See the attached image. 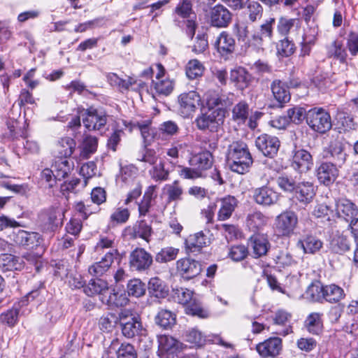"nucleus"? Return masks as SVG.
<instances>
[{"mask_svg":"<svg viewBox=\"0 0 358 358\" xmlns=\"http://www.w3.org/2000/svg\"><path fill=\"white\" fill-rule=\"evenodd\" d=\"M252 196L257 203L269 206L278 201L279 195L268 187H262L253 190Z\"/></svg>","mask_w":358,"mask_h":358,"instance_id":"nucleus-21","label":"nucleus"},{"mask_svg":"<svg viewBox=\"0 0 358 358\" xmlns=\"http://www.w3.org/2000/svg\"><path fill=\"white\" fill-rule=\"evenodd\" d=\"M152 264V255L143 248H136L129 256L130 267L135 271H145Z\"/></svg>","mask_w":358,"mask_h":358,"instance_id":"nucleus-16","label":"nucleus"},{"mask_svg":"<svg viewBox=\"0 0 358 358\" xmlns=\"http://www.w3.org/2000/svg\"><path fill=\"white\" fill-rule=\"evenodd\" d=\"M295 189L296 199L304 204L309 203L315 194L314 185L310 182L299 183Z\"/></svg>","mask_w":358,"mask_h":358,"instance_id":"nucleus-29","label":"nucleus"},{"mask_svg":"<svg viewBox=\"0 0 358 358\" xmlns=\"http://www.w3.org/2000/svg\"><path fill=\"white\" fill-rule=\"evenodd\" d=\"M176 270L183 278L190 280L199 275L202 268L199 262L182 258L176 262Z\"/></svg>","mask_w":358,"mask_h":358,"instance_id":"nucleus-14","label":"nucleus"},{"mask_svg":"<svg viewBox=\"0 0 358 358\" xmlns=\"http://www.w3.org/2000/svg\"><path fill=\"white\" fill-rule=\"evenodd\" d=\"M164 189L166 190L169 202L180 201L183 194V189L180 185L178 180H175L171 184L164 186Z\"/></svg>","mask_w":358,"mask_h":358,"instance_id":"nucleus-48","label":"nucleus"},{"mask_svg":"<svg viewBox=\"0 0 358 358\" xmlns=\"http://www.w3.org/2000/svg\"><path fill=\"white\" fill-rule=\"evenodd\" d=\"M120 255L117 250L108 252L99 262H96L89 266L88 272L96 277L102 276L111 266L114 259Z\"/></svg>","mask_w":358,"mask_h":358,"instance_id":"nucleus-18","label":"nucleus"},{"mask_svg":"<svg viewBox=\"0 0 358 358\" xmlns=\"http://www.w3.org/2000/svg\"><path fill=\"white\" fill-rule=\"evenodd\" d=\"M255 145L264 155L273 158L277 155L280 143L277 137L264 134L257 138Z\"/></svg>","mask_w":358,"mask_h":358,"instance_id":"nucleus-13","label":"nucleus"},{"mask_svg":"<svg viewBox=\"0 0 358 358\" xmlns=\"http://www.w3.org/2000/svg\"><path fill=\"white\" fill-rule=\"evenodd\" d=\"M297 245L303 248L304 253L315 254L320 250L323 246V243L315 236L306 235L298 241Z\"/></svg>","mask_w":358,"mask_h":358,"instance_id":"nucleus-32","label":"nucleus"},{"mask_svg":"<svg viewBox=\"0 0 358 358\" xmlns=\"http://www.w3.org/2000/svg\"><path fill=\"white\" fill-rule=\"evenodd\" d=\"M270 88L274 99L278 101L281 106L289 101L291 95L289 86L286 82L280 79H275L271 82Z\"/></svg>","mask_w":358,"mask_h":358,"instance_id":"nucleus-22","label":"nucleus"},{"mask_svg":"<svg viewBox=\"0 0 358 358\" xmlns=\"http://www.w3.org/2000/svg\"><path fill=\"white\" fill-rule=\"evenodd\" d=\"M324 291V300L329 303H337L345 296L343 289L335 284L325 285Z\"/></svg>","mask_w":358,"mask_h":358,"instance_id":"nucleus-42","label":"nucleus"},{"mask_svg":"<svg viewBox=\"0 0 358 358\" xmlns=\"http://www.w3.org/2000/svg\"><path fill=\"white\" fill-rule=\"evenodd\" d=\"M155 323L164 329H170L176 324V315L166 309H161L155 318Z\"/></svg>","mask_w":358,"mask_h":358,"instance_id":"nucleus-40","label":"nucleus"},{"mask_svg":"<svg viewBox=\"0 0 358 358\" xmlns=\"http://www.w3.org/2000/svg\"><path fill=\"white\" fill-rule=\"evenodd\" d=\"M120 324L123 335L127 338H133L138 333L141 327V324L136 317H131L128 321H124V323Z\"/></svg>","mask_w":358,"mask_h":358,"instance_id":"nucleus-47","label":"nucleus"},{"mask_svg":"<svg viewBox=\"0 0 358 358\" xmlns=\"http://www.w3.org/2000/svg\"><path fill=\"white\" fill-rule=\"evenodd\" d=\"M173 297L179 303L186 306L194 298V292L185 287L173 289Z\"/></svg>","mask_w":358,"mask_h":358,"instance_id":"nucleus-50","label":"nucleus"},{"mask_svg":"<svg viewBox=\"0 0 358 358\" xmlns=\"http://www.w3.org/2000/svg\"><path fill=\"white\" fill-rule=\"evenodd\" d=\"M335 212L338 218L348 222L358 216V206L345 197L335 200Z\"/></svg>","mask_w":358,"mask_h":358,"instance_id":"nucleus-12","label":"nucleus"},{"mask_svg":"<svg viewBox=\"0 0 358 358\" xmlns=\"http://www.w3.org/2000/svg\"><path fill=\"white\" fill-rule=\"evenodd\" d=\"M250 245L252 249V254L255 258L266 255L270 243L268 239L262 235H254L250 238Z\"/></svg>","mask_w":358,"mask_h":358,"instance_id":"nucleus-27","label":"nucleus"},{"mask_svg":"<svg viewBox=\"0 0 358 358\" xmlns=\"http://www.w3.org/2000/svg\"><path fill=\"white\" fill-rule=\"evenodd\" d=\"M117 244L116 236L113 233H108L100 235L95 248L98 251L105 249L117 250L116 248Z\"/></svg>","mask_w":358,"mask_h":358,"instance_id":"nucleus-44","label":"nucleus"},{"mask_svg":"<svg viewBox=\"0 0 358 358\" xmlns=\"http://www.w3.org/2000/svg\"><path fill=\"white\" fill-rule=\"evenodd\" d=\"M205 99L209 109L214 110L213 108L217 107L223 109L232 104V99L229 95L220 94L218 92L209 90L205 94Z\"/></svg>","mask_w":358,"mask_h":358,"instance_id":"nucleus-23","label":"nucleus"},{"mask_svg":"<svg viewBox=\"0 0 358 358\" xmlns=\"http://www.w3.org/2000/svg\"><path fill=\"white\" fill-rule=\"evenodd\" d=\"M213 45L218 55L224 59H229L236 48L235 38L227 31H222L219 34Z\"/></svg>","mask_w":358,"mask_h":358,"instance_id":"nucleus-7","label":"nucleus"},{"mask_svg":"<svg viewBox=\"0 0 358 358\" xmlns=\"http://www.w3.org/2000/svg\"><path fill=\"white\" fill-rule=\"evenodd\" d=\"M191 166L195 167L201 173L210 169L213 165V156L209 151H204L193 155L189 160Z\"/></svg>","mask_w":358,"mask_h":358,"instance_id":"nucleus-25","label":"nucleus"},{"mask_svg":"<svg viewBox=\"0 0 358 358\" xmlns=\"http://www.w3.org/2000/svg\"><path fill=\"white\" fill-rule=\"evenodd\" d=\"M116 354L117 358H137L134 347L129 343H122Z\"/></svg>","mask_w":358,"mask_h":358,"instance_id":"nucleus-64","label":"nucleus"},{"mask_svg":"<svg viewBox=\"0 0 358 358\" xmlns=\"http://www.w3.org/2000/svg\"><path fill=\"white\" fill-rule=\"evenodd\" d=\"M76 148L75 141L70 137H64L55 145V155L56 158L69 159Z\"/></svg>","mask_w":358,"mask_h":358,"instance_id":"nucleus-26","label":"nucleus"},{"mask_svg":"<svg viewBox=\"0 0 358 358\" xmlns=\"http://www.w3.org/2000/svg\"><path fill=\"white\" fill-rule=\"evenodd\" d=\"M18 315L19 305L14 306L12 308L0 315V322L10 327H13L17 322Z\"/></svg>","mask_w":358,"mask_h":358,"instance_id":"nucleus-58","label":"nucleus"},{"mask_svg":"<svg viewBox=\"0 0 358 358\" xmlns=\"http://www.w3.org/2000/svg\"><path fill=\"white\" fill-rule=\"evenodd\" d=\"M208 238L203 231L197 232L190 235L185 240L186 249L189 252H198L202 248L206 246Z\"/></svg>","mask_w":358,"mask_h":358,"instance_id":"nucleus-30","label":"nucleus"},{"mask_svg":"<svg viewBox=\"0 0 358 358\" xmlns=\"http://www.w3.org/2000/svg\"><path fill=\"white\" fill-rule=\"evenodd\" d=\"M249 110V105L246 101H239L232 109V120L238 124H244L248 120Z\"/></svg>","mask_w":358,"mask_h":358,"instance_id":"nucleus-39","label":"nucleus"},{"mask_svg":"<svg viewBox=\"0 0 358 358\" xmlns=\"http://www.w3.org/2000/svg\"><path fill=\"white\" fill-rule=\"evenodd\" d=\"M179 250L167 247L162 248L155 256V260L159 263H166L174 260L178 253Z\"/></svg>","mask_w":358,"mask_h":358,"instance_id":"nucleus-57","label":"nucleus"},{"mask_svg":"<svg viewBox=\"0 0 358 358\" xmlns=\"http://www.w3.org/2000/svg\"><path fill=\"white\" fill-rule=\"evenodd\" d=\"M84 126L88 131H100L104 129L108 116L101 110L94 108L83 109L80 110Z\"/></svg>","mask_w":358,"mask_h":358,"instance_id":"nucleus-6","label":"nucleus"},{"mask_svg":"<svg viewBox=\"0 0 358 358\" xmlns=\"http://www.w3.org/2000/svg\"><path fill=\"white\" fill-rule=\"evenodd\" d=\"M292 315L283 310H278L273 316V320L275 325L282 326L284 328L281 331H276L275 333L283 336L288 335L292 332V327L289 322Z\"/></svg>","mask_w":358,"mask_h":358,"instance_id":"nucleus-28","label":"nucleus"},{"mask_svg":"<svg viewBox=\"0 0 358 358\" xmlns=\"http://www.w3.org/2000/svg\"><path fill=\"white\" fill-rule=\"evenodd\" d=\"M225 111L220 108L209 109L206 113L199 115L195 123L200 130H209L211 132L217 131L218 127L223 123Z\"/></svg>","mask_w":358,"mask_h":358,"instance_id":"nucleus-4","label":"nucleus"},{"mask_svg":"<svg viewBox=\"0 0 358 358\" xmlns=\"http://www.w3.org/2000/svg\"><path fill=\"white\" fill-rule=\"evenodd\" d=\"M201 103V97L196 91L182 93L178 96L180 110L185 117L189 116Z\"/></svg>","mask_w":358,"mask_h":358,"instance_id":"nucleus-17","label":"nucleus"},{"mask_svg":"<svg viewBox=\"0 0 358 358\" xmlns=\"http://www.w3.org/2000/svg\"><path fill=\"white\" fill-rule=\"evenodd\" d=\"M345 147V144L340 141H331L329 147L324 150L322 159L341 168L347 157Z\"/></svg>","mask_w":358,"mask_h":358,"instance_id":"nucleus-8","label":"nucleus"},{"mask_svg":"<svg viewBox=\"0 0 358 358\" xmlns=\"http://www.w3.org/2000/svg\"><path fill=\"white\" fill-rule=\"evenodd\" d=\"M185 313L187 315L197 316L200 318H207L209 316L208 311L203 308L199 301L195 298L185 306Z\"/></svg>","mask_w":358,"mask_h":358,"instance_id":"nucleus-45","label":"nucleus"},{"mask_svg":"<svg viewBox=\"0 0 358 358\" xmlns=\"http://www.w3.org/2000/svg\"><path fill=\"white\" fill-rule=\"evenodd\" d=\"M291 166L300 173H307L313 166V156L304 149H295L292 152Z\"/></svg>","mask_w":358,"mask_h":358,"instance_id":"nucleus-10","label":"nucleus"},{"mask_svg":"<svg viewBox=\"0 0 358 358\" xmlns=\"http://www.w3.org/2000/svg\"><path fill=\"white\" fill-rule=\"evenodd\" d=\"M340 169L331 162L323 159L315 170L319 182L325 186H330L338 178Z\"/></svg>","mask_w":358,"mask_h":358,"instance_id":"nucleus-9","label":"nucleus"},{"mask_svg":"<svg viewBox=\"0 0 358 358\" xmlns=\"http://www.w3.org/2000/svg\"><path fill=\"white\" fill-rule=\"evenodd\" d=\"M117 322V316L115 313H108L100 318L99 324L101 330L109 332L115 327Z\"/></svg>","mask_w":358,"mask_h":358,"instance_id":"nucleus-56","label":"nucleus"},{"mask_svg":"<svg viewBox=\"0 0 358 358\" xmlns=\"http://www.w3.org/2000/svg\"><path fill=\"white\" fill-rule=\"evenodd\" d=\"M73 167V162L69 159L56 158L53 165L54 178L57 180L65 178Z\"/></svg>","mask_w":358,"mask_h":358,"instance_id":"nucleus-34","label":"nucleus"},{"mask_svg":"<svg viewBox=\"0 0 358 358\" xmlns=\"http://www.w3.org/2000/svg\"><path fill=\"white\" fill-rule=\"evenodd\" d=\"M232 15L224 6L217 4L210 12V20L212 26L218 28H225L231 21Z\"/></svg>","mask_w":358,"mask_h":358,"instance_id":"nucleus-19","label":"nucleus"},{"mask_svg":"<svg viewBox=\"0 0 358 358\" xmlns=\"http://www.w3.org/2000/svg\"><path fill=\"white\" fill-rule=\"evenodd\" d=\"M108 291V282L101 279L91 280L87 285L84 287L83 292L89 296H93L96 294H104Z\"/></svg>","mask_w":358,"mask_h":358,"instance_id":"nucleus-36","label":"nucleus"},{"mask_svg":"<svg viewBox=\"0 0 358 358\" xmlns=\"http://www.w3.org/2000/svg\"><path fill=\"white\" fill-rule=\"evenodd\" d=\"M98 145V140L96 137L87 136L85 138L80 156L85 159H87L90 155L94 153L96 150Z\"/></svg>","mask_w":358,"mask_h":358,"instance_id":"nucleus-54","label":"nucleus"},{"mask_svg":"<svg viewBox=\"0 0 358 358\" xmlns=\"http://www.w3.org/2000/svg\"><path fill=\"white\" fill-rule=\"evenodd\" d=\"M220 208L217 219L220 221L228 220L238 205L237 199L233 196H227L219 200Z\"/></svg>","mask_w":358,"mask_h":358,"instance_id":"nucleus-24","label":"nucleus"},{"mask_svg":"<svg viewBox=\"0 0 358 358\" xmlns=\"http://www.w3.org/2000/svg\"><path fill=\"white\" fill-rule=\"evenodd\" d=\"M299 20L292 18L289 19L285 17H281L278 20L277 29L280 34L282 36H287L291 29L296 24L298 25Z\"/></svg>","mask_w":358,"mask_h":358,"instance_id":"nucleus-59","label":"nucleus"},{"mask_svg":"<svg viewBox=\"0 0 358 358\" xmlns=\"http://www.w3.org/2000/svg\"><path fill=\"white\" fill-rule=\"evenodd\" d=\"M282 348L281 338L271 337L258 343L256 350L262 358H275L280 355Z\"/></svg>","mask_w":358,"mask_h":358,"instance_id":"nucleus-15","label":"nucleus"},{"mask_svg":"<svg viewBox=\"0 0 358 358\" xmlns=\"http://www.w3.org/2000/svg\"><path fill=\"white\" fill-rule=\"evenodd\" d=\"M274 260L276 265L281 268L292 266L296 264V262L293 259L292 255L286 250L280 251L275 257Z\"/></svg>","mask_w":358,"mask_h":358,"instance_id":"nucleus-63","label":"nucleus"},{"mask_svg":"<svg viewBox=\"0 0 358 358\" xmlns=\"http://www.w3.org/2000/svg\"><path fill=\"white\" fill-rule=\"evenodd\" d=\"M298 223V217L293 211H285L277 216L275 226L282 236H290L293 234Z\"/></svg>","mask_w":358,"mask_h":358,"instance_id":"nucleus-11","label":"nucleus"},{"mask_svg":"<svg viewBox=\"0 0 358 358\" xmlns=\"http://www.w3.org/2000/svg\"><path fill=\"white\" fill-rule=\"evenodd\" d=\"M227 162L230 169L239 174L248 172L253 163L247 145L241 141H234L229 145Z\"/></svg>","mask_w":358,"mask_h":358,"instance_id":"nucleus-2","label":"nucleus"},{"mask_svg":"<svg viewBox=\"0 0 358 358\" xmlns=\"http://www.w3.org/2000/svg\"><path fill=\"white\" fill-rule=\"evenodd\" d=\"M185 339L187 342L198 347L203 345L206 342L205 336L196 328H192L187 331L185 334Z\"/></svg>","mask_w":358,"mask_h":358,"instance_id":"nucleus-60","label":"nucleus"},{"mask_svg":"<svg viewBox=\"0 0 358 358\" xmlns=\"http://www.w3.org/2000/svg\"><path fill=\"white\" fill-rule=\"evenodd\" d=\"M129 302V299L124 291L112 290L106 303L109 306L116 307L125 306Z\"/></svg>","mask_w":358,"mask_h":358,"instance_id":"nucleus-51","label":"nucleus"},{"mask_svg":"<svg viewBox=\"0 0 358 358\" xmlns=\"http://www.w3.org/2000/svg\"><path fill=\"white\" fill-rule=\"evenodd\" d=\"M323 313L314 312L310 313L305 320L304 326L307 331L315 335L320 334L323 329Z\"/></svg>","mask_w":358,"mask_h":358,"instance_id":"nucleus-33","label":"nucleus"},{"mask_svg":"<svg viewBox=\"0 0 358 358\" xmlns=\"http://www.w3.org/2000/svg\"><path fill=\"white\" fill-rule=\"evenodd\" d=\"M134 232L136 236L148 242L152 234V228L145 221L141 220L134 227Z\"/></svg>","mask_w":358,"mask_h":358,"instance_id":"nucleus-62","label":"nucleus"},{"mask_svg":"<svg viewBox=\"0 0 358 358\" xmlns=\"http://www.w3.org/2000/svg\"><path fill=\"white\" fill-rule=\"evenodd\" d=\"M24 265L20 259L10 254L0 255V267L3 271L21 270Z\"/></svg>","mask_w":358,"mask_h":358,"instance_id":"nucleus-41","label":"nucleus"},{"mask_svg":"<svg viewBox=\"0 0 358 358\" xmlns=\"http://www.w3.org/2000/svg\"><path fill=\"white\" fill-rule=\"evenodd\" d=\"M63 217V212L58 208L45 209L39 214V227L43 232L53 233L62 225Z\"/></svg>","mask_w":358,"mask_h":358,"instance_id":"nucleus-5","label":"nucleus"},{"mask_svg":"<svg viewBox=\"0 0 358 358\" xmlns=\"http://www.w3.org/2000/svg\"><path fill=\"white\" fill-rule=\"evenodd\" d=\"M275 19L268 17L260 25L253 27L252 31L244 23L236 22L233 25V33L238 41L245 50L252 48L255 51L264 50V46L270 43L274 35Z\"/></svg>","mask_w":358,"mask_h":358,"instance_id":"nucleus-1","label":"nucleus"},{"mask_svg":"<svg viewBox=\"0 0 358 358\" xmlns=\"http://www.w3.org/2000/svg\"><path fill=\"white\" fill-rule=\"evenodd\" d=\"M40 238V235L38 233L19 230L15 234L14 241L18 245L32 248L38 245Z\"/></svg>","mask_w":358,"mask_h":358,"instance_id":"nucleus-31","label":"nucleus"},{"mask_svg":"<svg viewBox=\"0 0 358 358\" xmlns=\"http://www.w3.org/2000/svg\"><path fill=\"white\" fill-rule=\"evenodd\" d=\"M308 125L315 131L324 134L331 128V116L322 108H314L306 114Z\"/></svg>","mask_w":358,"mask_h":358,"instance_id":"nucleus-3","label":"nucleus"},{"mask_svg":"<svg viewBox=\"0 0 358 358\" xmlns=\"http://www.w3.org/2000/svg\"><path fill=\"white\" fill-rule=\"evenodd\" d=\"M350 241L347 237L338 236L332 239L331 242V250L337 254H343L350 250Z\"/></svg>","mask_w":358,"mask_h":358,"instance_id":"nucleus-55","label":"nucleus"},{"mask_svg":"<svg viewBox=\"0 0 358 358\" xmlns=\"http://www.w3.org/2000/svg\"><path fill=\"white\" fill-rule=\"evenodd\" d=\"M158 354L161 358H174L178 348V342L174 338L162 335L158 337Z\"/></svg>","mask_w":358,"mask_h":358,"instance_id":"nucleus-20","label":"nucleus"},{"mask_svg":"<svg viewBox=\"0 0 358 358\" xmlns=\"http://www.w3.org/2000/svg\"><path fill=\"white\" fill-rule=\"evenodd\" d=\"M154 88L157 93L167 96L171 93L173 90V83L169 78H164L162 80H155L153 82Z\"/></svg>","mask_w":358,"mask_h":358,"instance_id":"nucleus-61","label":"nucleus"},{"mask_svg":"<svg viewBox=\"0 0 358 358\" xmlns=\"http://www.w3.org/2000/svg\"><path fill=\"white\" fill-rule=\"evenodd\" d=\"M185 71L189 79H195L203 75L204 66L198 59H191L188 62Z\"/></svg>","mask_w":358,"mask_h":358,"instance_id":"nucleus-53","label":"nucleus"},{"mask_svg":"<svg viewBox=\"0 0 358 358\" xmlns=\"http://www.w3.org/2000/svg\"><path fill=\"white\" fill-rule=\"evenodd\" d=\"M169 171L165 169L164 162H160L159 164L154 165L149 171L151 178L156 182H162L169 180Z\"/></svg>","mask_w":358,"mask_h":358,"instance_id":"nucleus-49","label":"nucleus"},{"mask_svg":"<svg viewBox=\"0 0 358 358\" xmlns=\"http://www.w3.org/2000/svg\"><path fill=\"white\" fill-rule=\"evenodd\" d=\"M127 289L129 296L138 298L145 294V285L141 280L134 278L128 282Z\"/></svg>","mask_w":358,"mask_h":358,"instance_id":"nucleus-52","label":"nucleus"},{"mask_svg":"<svg viewBox=\"0 0 358 358\" xmlns=\"http://www.w3.org/2000/svg\"><path fill=\"white\" fill-rule=\"evenodd\" d=\"M264 9L262 5L257 1H252L247 3L245 13L251 22L259 20L263 15Z\"/></svg>","mask_w":358,"mask_h":358,"instance_id":"nucleus-43","label":"nucleus"},{"mask_svg":"<svg viewBox=\"0 0 358 358\" xmlns=\"http://www.w3.org/2000/svg\"><path fill=\"white\" fill-rule=\"evenodd\" d=\"M230 79L238 88L244 90L250 82V75L244 68L239 67L231 71Z\"/></svg>","mask_w":358,"mask_h":358,"instance_id":"nucleus-38","label":"nucleus"},{"mask_svg":"<svg viewBox=\"0 0 358 358\" xmlns=\"http://www.w3.org/2000/svg\"><path fill=\"white\" fill-rule=\"evenodd\" d=\"M327 57L338 60L341 64H347L348 54L341 41H334L329 45Z\"/></svg>","mask_w":358,"mask_h":358,"instance_id":"nucleus-37","label":"nucleus"},{"mask_svg":"<svg viewBox=\"0 0 358 358\" xmlns=\"http://www.w3.org/2000/svg\"><path fill=\"white\" fill-rule=\"evenodd\" d=\"M148 290L150 293L157 298L164 297L168 292L164 282L157 277L152 278L149 280Z\"/></svg>","mask_w":358,"mask_h":358,"instance_id":"nucleus-46","label":"nucleus"},{"mask_svg":"<svg viewBox=\"0 0 358 358\" xmlns=\"http://www.w3.org/2000/svg\"><path fill=\"white\" fill-rule=\"evenodd\" d=\"M268 218L259 211H255L247 215L245 223L247 227L253 232H257L267 223Z\"/></svg>","mask_w":358,"mask_h":358,"instance_id":"nucleus-35","label":"nucleus"}]
</instances>
